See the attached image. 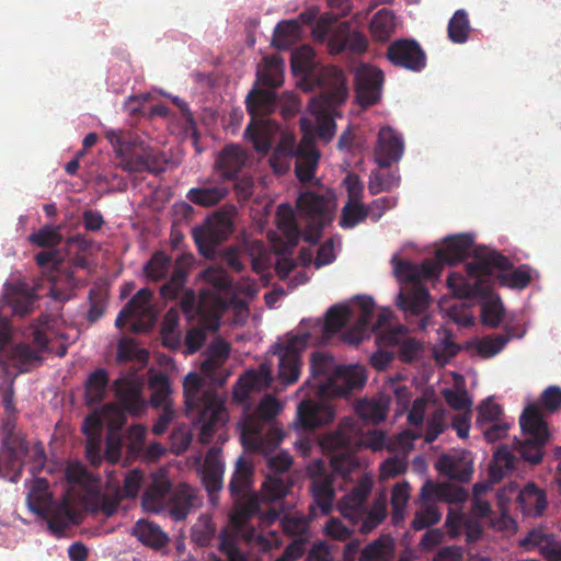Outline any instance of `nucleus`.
Listing matches in <instances>:
<instances>
[{
	"instance_id": "obj_23",
	"label": "nucleus",
	"mask_w": 561,
	"mask_h": 561,
	"mask_svg": "<svg viewBox=\"0 0 561 561\" xmlns=\"http://www.w3.org/2000/svg\"><path fill=\"white\" fill-rule=\"evenodd\" d=\"M172 489V483L165 472L158 471L153 473L150 483L147 485L141 496L144 510L152 513L164 512Z\"/></svg>"
},
{
	"instance_id": "obj_19",
	"label": "nucleus",
	"mask_w": 561,
	"mask_h": 561,
	"mask_svg": "<svg viewBox=\"0 0 561 561\" xmlns=\"http://www.w3.org/2000/svg\"><path fill=\"white\" fill-rule=\"evenodd\" d=\"M28 455V442L25 438L2 440L0 447V478L12 483L19 482L23 474L25 457Z\"/></svg>"
},
{
	"instance_id": "obj_9",
	"label": "nucleus",
	"mask_w": 561,
	"mask_h": 561,
	"mask_svg": "<svg viewBox=\"0 0 561 561\" xmlns=\"http://www.w3.org/2000/svg\"><path fill=\"white\" fill-rule=\"evenodd\" d=\"M105 137L121 158L119 165L123 170L134 173L161 171L159 151L129 130L108 129Z\"/></svg>"
},
{
	"instance_id": "obj_28",
	"label": "nucleus",
	"mask_w": 561,
	"mask_h": 561,
	"mask_svg": "<svg viewBox=\"0 0 561 561\" xmlns=\"http://www.w3.org/2000/svg\"><path fill=\"white\" fill-rule=\"evenodd\" d=\"M343 102L329 103L323 98V91H319V95L310 100L309 110L316 116L317 127L316 134L320 140L330 142L336 131V124L330 111Z\"/></svg>"
},
{
	"instance_id": "obj_42",
	"label": "nucleus",
	"mask_w": 561,
	"mask_h": 561,
	"mask_svg": "<svg viewBox=\"0 0 561 561\" xmlns=\"http://www.w3.org/2000/svg\"><path fill=\"white\" fill-rule=\"evenodd\" d=\"M133 535L145 546L161 549L169 542V536L161 527L149 520L139 519L133 527Z\"/></svg>"
},
{
	"instance_id": "obj_5",
	"label": "nucleus",
	"mask_w": 561,
	"mask_h": 561,
	"mask_svg": "<svg viewBox=\"0 0 561 561\" xmlns=\"http://www.w3.org/2000/svg\"><path fill=\"white\" fill-rule=\"evenodd\" d=\"M310 376L301 390L321 399L346 397L364 388L366 369L362 365H336L334 357L325 352H313L309 360Z\"/></svg>"
},
{
	"instance_id": "obj_34",
	"label": "nucleus",
	"mask_w": 561,
	"mask_h": 561,
	"mask_svg": "<svg viewBox=\"0 0 561 561\" xmlns=\"http://www.w3.org/2000/svg\"><path fill=\"white\" fill-rule=\"evenodd\" d=\"M229 194V188L224 183H214L209 180L197 187H192L186 198L194 205L201 207H213L222 202Z\"/></svg>"
},
{
	"instance_id": "obj_22",
	"label": "nucleus",
	"mask_w": 561,
	"mask_h": 561,
	"mask_svg": "<svg viewBox=\"0 0 561 561\" xmlns=\"http://www.w3.org/2000/svg\"><path fill=\"white\" fill-rule=\"evenodd\" d=\"M168 506L164 512L175 522L186 519L188 514L202 505L197 491L187 483H179L169 494Z\"/></svg>"
},
{
	"instance_id": "obj_44",
	"label": "nucleus",
	"mask_w": 561,
	"mask_h": 561,
	"mask_svg": "<svg viewBox=\"0 0 561 561\" xmlns=\"http://www.w3.org/2000/svg\"><path fill=\"white\" fill-rule=\"evenodd\" d=\"M276 225L283 233L289 247L294 248L298 244L301 231L297 224L293 207L289 204H280L276 210Z\"/></svg>"
},
{
	"instance_id": "obj_49",
	"label": "nucleus",
	"mask_w": 561,
	"mask_h": 561,
	"mask_svg": "<svg viewBox=\"0 0 561 561\" xmlns=\"http://www.w3.org/2000/svg\"><path fill=\"white\" fill-rule=\"evenodd\" d=\"M471 31L469 16L466 10L459 9L450 18L447 25V35L454 44H463Z\"/></svg>"
},
{
	"instance_id": "obj_35",
	"label": "nucleus",
	"mask_w": 561,
	"mask_h": 561,
	"mask_svg": "<svg viewBox=\"0 0 561 561\" xmlns=\"http://www.w3.org/2000/svg\"><path fill=\"white\" fill-rule=\"evenodd\" d=\"M224 469L225 466L220 459V450L218 448H211L205 457L202 471L203 484L211 500L222 488Z\"/></svg>"
},
{
	"instance_id": "obj_51",
	"label": "nucleus",
	"mask_w": 561,
	"mask_h": 561,
	"mask_svg": "<svg viewBox=\"0 0 561 561\" xmlns=\"http://www.w3.org/2000/svg\"><path fill=\"white\" fill-rule=\"evenodd\" d=\"M61 229L62 225H45L37 232L31 233L28 241L39 248H55L64 240Z\"/></svg>"
},
{
	"instance_id": "obj_56",
	"label": "nucleus",
	"mask_w": 561,
	"mask_h": 561,
	"mask_svg": "<svg viewBox=\"0 0 561 561\" xmlns=\"http://www.w3.org/2000/svg\"><path fill=\"white\" fill-rule=\"evenodd\" d=\"M511 340L507 334H492L483 336L477 345L478 353L485 358H490L499 354Z\"/></svg>"
},
{
	"instance_id": "obj_36",
	"label": "nucleus",
	"mask_w": 561,
	"mask_h": 561,
	"mask_svg": "<svg viewBox=\"0 0 561 561\" xmlns=\"http://www.w3.org/2000/svg\"><path fill=\"white\" fill-rule=\"evenodd\" d=\"M421 501H432L444 503H462L467 500L468 493L461 486H455L448 483L435 484L426 481L421 489Z\"/></svg>"
},
{
	"instance_id": "obj_21",
	"label": "nucleus",
	"mask_w": 561,
	"mask_h": 561,
	"mask_svg": "<svg viewBox=\"0 0 561 561\" xmlns=\"http://www.w3.org/2000/svg\"><path fill=\"white\" fill-rule=\"evenodd\" d=\"M355 96L362 107L375 104L381 96L383 73L370 66L359 67L355 72Z\"/></svg>"
},
{
	"instance_id": "obj_59",
	"label": "nucleus",
	"mask_w": 561,
	"mask_h": 561,
	"mask_svg": "<svg viewBox=\"0 0 561 561\" xmlns=\"http://www.w3.org/2000/svg\"><path fill=\"white\" fill-rule=\"evenodd\" d=\"M244 136L249 141L252 142L256 152L266 154L270 151L272 141L267 133L262 127L255 126L253 123H251L245 128Z\"/></svg>"
},
{
	"instance_id": "obj_41",
	"label": "nucleus",
	"mask_w": 561,
	"mask_h": 561,
	"mask_svg": "<svg viewBox=\"0 0 561 561\" xmlns=\"http://www.w3.org/2000/svg\"><path fill=\"white\" fill-rule=\"evenodd\" d=\"M277 105V95L274 89H253L245 99V107L252 117L267 116Z\"/></svg>"
},
{
	"instance_id": "obj_8",
	"label": "nucleus",
	"mask_w": 561,
	"mask_h": 561,
	"mask_svg": "<svg viewBox=\"0 0 561 561\" xmlns=\"http://www.w3.org/2000/svg\"><path fill=\"white\" fill-rule=\"evenodd\" d=\"M373 486V478L363 474L356 485L337 504L341 515L353 526L358 525L362 534L370 533L386 518V490L382 486L374 506L370 510L366 506Z\"/></svg>"
},
{
	"instance_id": "obj_3",
	"label": "nucleus",
	"mask_w": 561,
	"mask_h": 561,
	"mask_svg": "<svg viewBox=\"0 0 561 561\" xmlns=\"http://www.w3.org/2000/svg\"><path fill=\"white\" fill-rule=\"evenodd\" d=\"M375 302L368 296L356 297L351 305H335L328 309L323 321L317 320L316 328L322 333V341H329L348 322L354 324L342 334V341L357 346L371 333L376 335L377 352L371 355L370 364L379 371L386 370V309H382L373 323Z\"/></svg>"
},
{
	"instance_id": "obj_20",
	"label": "nucleus",
	"mask_w": 561,
	"mask_h": 561,
	"mask_svg": "<svg viewBox=\"0 0 561 561\" xmlns=\"http://www.w3.org/2000/svg\"><path fill=\"white\" fill-rule=\"evenodd\" d=\"M388 60L414 72L426 67V54L413 38H400L391 43L388 46Z\"/></svg>"
},
{
	"instance_id": "obj_30",
	"label": "nucleus",
	"mask_w": 561,
	"mask_h": 561,
	"mask_svg": "<svg viewBox=\"0 0 561 561\" xmlns=\"http://www.w3.org/2000/svg\"><path fill=\"white\" fill-rule=\"evenodd\" d=\"M247 158V153L240 146L227 145L216 157L215 170L224 181L236 180L245 165Z\"/></svg>"
},
{
	"instance_id": "obj_7",
	"label": "nucleus",
	"mask_w": 561,
	"mask_h": 561,
	"mask_svg": "<svg viewBox=\"0 0 561 561\" xmlns=\"http://www.w3.org/2000/svg\"><path fill=\"white\" fill-rule=\"evenodd\" d=\"M290 67L295 75H301L305 88L323 91L329 103L345 102L348 95L344 71L335 66L317 67L314 51L301 46L291 54Z\"/></svg>"
},
{
	"instance_id": "obj_57",
	"label": "nucleus",
	"mask_w": 561,
	"mask_h": 561,
	"mask_svg": "<svg viewBox=\"0 0 561 561\" xmlns=\"http://www.w3.org/2000/svg\"><path fill=\"white\" fill-rule=\"evenodd\" d=\"M300 31L299 23L295 20L280 21L274 28L273 44L277 47L287 45L298 37Z\"/></svg>"
},
{
	"instance_id": "obj_1",
	"label": "nucleus",
	"mask_w": 561,
	"mask_h": 561,
	"mask_svg": "<svg viewBox=\"0 0 561 561\" xmlns=\"http://www.w3.org/2000/svg\"><path fill=\"white\" fill-rule=\"evenodd\" d=\"M355 412L357 419L344 417L335 432L320 440L321 448L330 456L333 472L344 480H352L351 474L359 471L357 449L382 450L386 447V432L364 428V425L375 426L386 419V399H362L355 404Z\"/></svg>"
},
{
	"instance_id": "obj_25",
	"label": "nucleus",
	"mask_w": 561,
	"mask_h": 561,
	"mask_svg": "<svg viewBox=\"0 0 561 561\" xmlns=\"http://www.w3.org/2000/svg\"><path fill=\"white\" fill-rule=\"evenodd\" d=\"M310 492L312 503L309 505V517L317 518L319 515H329L333 508L335 489L331 476H317L311 480Z\"/></svg>"
},
{
	"instance_id": "obj_52",
	"label": "nucleus",
	"mask_w": 561,
	"mask_h": 561,
	"mask_svg": "<svg viewBox=\"0 0 561 561\" xmlns=\"http://www.w3.org/2000/svg\"><path fill=\"white\" fill-rule=\"evenodd\" d=\"M422 506L416 511L411 527L414 530H423L437 524L442 518L437 505L432 501H421Z\"/></svg>"
},
{
	"instance_id": "obj_6",
	"label": "nucleus",
	"mask_w": 561,
	"mask_h": 561,
	"mask_svg": "<svg viewBox=\"0 0 561 561\" xmlns=\"http://www.w3.org/2000/svg\"><path fill=\"white\" fill-rule=\"evenodd\" d=\"M186 415L199 430L198 439L209 444L215 433L221 430L228 421L226 398L211 387L196 373L186 375L183 381Z\"/></svg>"
},
{
	"instance_id": "obj_40",
	"label": "nucleus",
	"mask_w": 561,
	"mask_h": 561,
	"mask_svg": "<svg viewBox=\"0 0 561 561\" xmlns=\"http://www.w3.org/2000/svg\"><path fill=\"white\" fill-rule=\"evenodd\" d=\"M110 375L105 368H96L85 379L84 402L88 407L99 405L106 397Z\"/></svg>"
},
{
	"instance_id": "obj_17",
	"label": "nucleus",
	"mask_w": 561,
	"mask_h": 561,
	"mask_svg": "<svg viewBox=\"0 0 561 561\" xmlns=\"http://www.w3.org/2000/svg\"><path fill=\"white\" fill-rule=\"evenodd\" d=\"M293 465V458L287 453H279L268 460L271 474L266 477L261 488L262 500L275 502L283 499L293 485V481L284 474Z\"/></svg>"
},
{
	"instance_id": "obj_60",
	"label": "nucleus",
	"mask_w": 561,
	"mask_h": 561,
	"mask_svg": "<svg viewBox=\"0 0 561 561\" xmlns=\"http://www.w3.org/2000/svg\"><path fill=\"white\" fill-rule=\"evenodd\" d=\"M404 148L403 135L388 126V168L390 167V163L398 162L402 158Z\"/></svg>"
},
{
	"instance_id": "obj_32",
	"label": "nucleus",
	"mask_w": 561,
	"mask_h": 561,
	"mask_svg": "<svg viewBox=\"0 0 561 561\" xmlns=\"http://www.w3.org/2000/svg\"><path fill=\"white\" fill-rule=\"evenodd\" d=\"M152 299V293L148 288L139 289L126 304L128 308L135 311L138 320L133 321L130 325V330L134 333H142L148 332L154 322V314L150 307V301Z\"/></svg>"
},
{
	"instance_id": "obj_11",
	"label": "nucleus",
	"mask_w": 561,
	"mask_h": 561,
	"mask_svg": "<svg viewBox=\"0 0 561 561\" xmlns=\"http://www.w3.org/2000/svg\"><path fill=\"white\" fill-rule=\"evenodd\" d=\"M297 209L306 221L305 241L317 244L323 229L333 220L331 201L324 195L306 191L297 198Z\"/></svg>"
},
{
	"instance_id": "obj_58",
	"label": "nucleus",
	"mask_w": 561,
	"mask_h": 561,
	"mask_svg": "<svg viewBox=\"0 0 561 561\" xmlns=\"http://www.w3.org/2000/svg\"><path fill=\"white\" fill-rule=\"evenodd\" d=\"M339 225L344 229H352L367 217V209L360 204H345L341 209Z\"/></svg>"
},
{
	"instance_id": "obj_15",
	"label": "nucleus",
	"mask_w": 561,
	"mask_h": 561,
	"mask_svg": "<svg viewBox=\"0 0 561 561\" xmlns=\"http://www.w3.org/2000/svg\"><path fill=\"white\" fill-rule=\"evenodd\" d=\"M312 33L319 41L328 38V48L332 55H337L345 50L360 54L368 46L367 38L359 32H352L347 22H342L332 30L331 20L321 18Z\"/></svg>"
},
{
	"instance_id": "obj_10",
	"label": "nucleus",
	"mask_w": 561,
	"mask_h": 561,
	"mask_svg": "<svg viewBox=\"0 0 561 561\" xmlns=\"http://www.w3.org/2000/svg\"><path fill=\"white\" fill-rule=\"evenodd\" d=\"M253 466L243 457L236 462L234 472L229 482V491L234 500L231 523L237 531H247L250 520L260 511V497L252 490Z\"/></svg>"
},
{
	"instance_id": "obj_13",
	"label": "nucleus",
	"mask_w": 561,
	"mask_h": 561,
	"mask_svg": "<svg viewBox=\"0 0 561 561\" xmlns=\"http://www.w3.org/2000/svg\"><path fill=\"white\" fill-rule=\"evenodd\" d=\"M234 213L236 207L230 205L228 209L217 211L203 225L193 229L192 236L201 254L207 257L213 255L216 248L231 236Z\"/></svg>"
},
{
	"instance_id": "obj_27",
	"label": "nucleus",
	"mask_w": 561,
	"mask_h": 561,
	"mask_svg": "<svg viewBox=\"0 0 561 561\" xmlns=\"http://www.w3.org/2000/svg\"><path fill=\"white\" fill-rule=\"evenodd\" d=\"M194 261V255L191 253H183L175 259L170 278L159 290L163 300H175L185 290L188 271L193 266Z\"/></svg>"
},
{
	"instance_id": "obj_33",
	"label": "nucleus",
	"mask_w": 561,
	"mask_h": 561,
	"mask_svg": "<svg viewBox=\"0 0 561 561\" xmlns=\"http://www.w3.org/2000/svg\"><path fill=\"white\" fill-rule=\"evenodd\" d=\"M520 545L527 549L537 548L546 561H561V540L557 539L554 535L533 529L520 541Z\"/></svg>"
},
{
	"instance_id": "obj_31",
	"label": "nucleus",
	"mask_w": 561,
	"mask_h": 561,
	"mask_svg": "<svg viewBox=\"0 0 561 561\" xmlns=\"http://www.w3.org/2000/svg\"><path fill=\"white\" fill-rule=\"evenodd\" d=\"M273 376L271 368L262 364L257 371L249 370L242 375L233 387V400L237 402L245 401L252 390L271 387Z\"/></svg>"
},
{
	"instance_id": "obj_54",
	"label": "nucleus",
	"mask_w": 561,
	"mask_h": 561,
	"mask_svg": "<svg viewBox=\"0 0 561 561\" xmlns=\"http://www.w3.org/2000/svg\"><path fill=\"white\" fill-rule=\"evenodd\" d=\"M497 279L502 286L514 289H524L531 282V270L524 264L515 268L512 273H500Z\"/></svg>"
},
{
	"instance_id": "obj_16",
	"label": "nucleus",
	"mask_w": 561,
	"mask_h": 561,
	"mask_svg": "<svg viewBox=\"0 0 561 561\" xmlns=\"http://www.w3.org/2000/svg\"><path fill=\"white\" fill-rule=\"evenodd\" d=\"M310 334L295 336L285 344L275 343L273 355L278 357V378L285 385L295 383L301 373V350L307 344Z\"/></svg>"
},
{
	"instance_id": "obj_26",
	"label": "nucleus",
	"mask_w": 561,
	"mask_h": 561,
	"mask_svg": "<svg viewBox=\"0 0 561 561\" xmlns=\"http://www.w3.org/2000/svg\"><path fill=\"white\" fill-rule=\"evenodd\" d=\"M334 416L335 412L331 405L307 399L298 405L295 425L305 431H312L331 423Z\"/></svg>"
},
{
	"instance_id": "obj_47",
	"label": "nucleus",
	"mask_w": 561,
	"mask_h": 561,
	"mask_svg": "<svg viewBox=\"0 0 561 561\" xmlns=\"http://www.w3.org/2000/svg\"><path fill=\"white\" fill-rule=\"evenodd\" d=\"M171 267H173L172 257L164 251H156L142 270L148 280L157 283L168 276Z\"/></svg>"
},
{
	"instance_id": "obj_24",
	"label": "nucleus",
	"mask_w": 561,
	"mask_h": 561,
	"mask_svg": "<svg viewBox=\"0 0 561 561\" xmlns=\"http://www.w3.org/2000/svg\"><path fill=\"white\" fill-rule=\"evenodd\" d=\"M295 173L300 182H310L317 172L321 158L314 140L304 136L295 149Z\"/></svg>"
},
{
	"instance_id": "obj_64",
	"label": "nucleus",
	"mask_w": 561,
	"mask_h": 561,
	"mask_svg": "<svg viewBox=\"0 0 561 561\" xmlns=\"http://www.w3.org/2000/svg\"><path fill=\"white\" fill-rule=\"evenodd\" d=\"M443 396L447 404L454 410L470 411V407L472 404L471 399L469 398L467 391L462 390H454L450 388L444 389Z\"/></svg>"
},
{
	"instance_id": "obj_48",
	"label": "nucleus",
	"mask_w": 561,
	"mask_h": 561,
	"mask_svg": "<svg viewBox=\"0 0 561 561\" xmlns=\"http://www.w3.org/2000/svg\"><path fill=\"white\" fill-rule=\"evenodd\" d=\"M515 457L506 446L497 448L489 465V477L491 482H499L514 468Z\"/></svg>"
},
{
	"instance_id": "obj_61",
	"label": "nucleus",
	"mask_w": 561,
	"mask_h": 561,
	"mask_svg": "<svg viewBox=\"0 0 561 561\" xmlns=\"http://www.w3.org/2000/svg\"><path fill=\"white\" fill-rule=\"evenodd\" d=\"M445 428V412L443 410H436L426 420L425 442H435Z\"/></svg>"
},
{
	"instance_id": "obj_45",
	"label": "nucleus",
	"mask_w": 561,
	"mask_h": 561,
	"mask_svg": "<svg viewBox=\"0 0 561 561\" xmlns=\"http://www.w3.org/2000/svg\"><path fill=\"white\" fill-rule=\"evenodd\" d=\"M47 519L49 530L56 535L61 536L71 524H76V513L67 501L53 508H49Z\"/></svg>"
},
{
	"instance_id": "obj_53",
	"label": "nucleus",
	"mask_w": 561,
	"mask_h": 561,
	"mask_svg": "<svg viewBox=\"0 0 561 561\" xmlns=\"http://www.w3.org/2000/svg\"><path fill=\"white\" fill-rule=\"evenodd\" d=\"M201 278L210 285L213 293H216L218 296L220 291H230L232 279L229 273L222 267L210 266L201 272Z\"/></svg>"
},
{
	"instance_id": "obj_14",
	"label": "nucleus",
	"mask_w": 561,
	"mask_h": 561,
	"mask_svg": "<svg viewBox=\"0 0 561 561\" xmlns=\"http://www.w3.org/2000/svg\"><path fill=\"white\" fill-rule=\"evenodd\" d=\"M519 424L522 431L529 437L519 443L518 453L524 460L537 465L542 460V447L549 439L548 425L535 404L525 408Z\"/></svg>"
},
{
	"instance_id": "obj_55",
	"label": "nucleus",
	"mask_w": 561,
	"mask_h": 561,
	"mask_svg": "<svg viewBox=\"0 0 561 561\" xmlns=\"http://www.w3.org/2000/svg\"><path fill=\"white\" fill-rule=\"evenodd\" d=\"M410 497V486L408 483H397L392 488V523L399 525L404 518L405 505Z\"/></svg>"
},
{
	"instance_id": "obj_62",
	"label": "nucleus",
	"mask_w": 561,
	"mask_h": 561,
	"mask_svg": "<svg viewBox=\"0 0 561 561\" xmlns=\"http://www.w3.org/2000/svg\"><path fill=\"white\" fill-rule=\"evenodd\" d=\"M224 365V362L220 360V358H216V356H208L201 365V369L204 373L205 376H207L211 382L216 386L222 387L227 378L229 377V374L225 375H217V371L221 368Z\"/></svg>"
},
{
	"instance_id": "obj_46",
	"label": "nucleus",
	"mask_w": 561,
	"mask_h": 561,
	"mask_svg": "<svg viewBox=\"0 0 561 561\" xmlns=\"http://www.w3.org/2000/svg\"><path fill=\"white\" fill-rule=\"evenodd\" d=\"M257 83L267 88L276 89L284 82V62L280 58L271 57L264 60L256 72Z\"/></svg>"
},
{
	"instance_id": "obj_12",
	"label": "nucleus",
	"mask_w": 561,
	"mask_h": 561,
	"mask_svg": "<svg viewBox=\"0 0 561 561\" xmlns=\"http://www.w3.org/2000/svg\"><path fill=\"white\" fill-rule=\"evenodd\" d=\"M180 307L188 317L198 316L199 322L207 330H217L228 304L216 293L204 288L199 291L198 300L193 289H185L180 297Z\"/></svg>"
},
{
	"instance_id": "obj_37",
	"label": "nucleus",
	"mask_w": 561,
	"mask_h": 561,
	"mask_svg": "<svg viewBox=\"0 0 561 561\" xmlns=\"http://www.w3.org/2000/svg\"><path fill=\"white\" fill-rule=\"evenodd\" d=\"M435 468L440 474L460 482L469 481L473 473L472 461L459 455H442L437 459Z\"/></svg>"
},
{
	"instance_id": "obj_29",
	"label": "nucleus",
	"mask_w": 561,
	"mask_h": 561,
	"mask_svg": "<svg viewBox=\"0 0 561 561\" xmlns=\"http://www.w3.org/2000/svg\"><path fill=\"white\" fill-rule=\"evenodd\" d=\"M390 312L388 311V321ZM407 329L399 325L393 329L388 322V348L396 347L397 357L403 363H412L421 356L423 351L422 343L415 337L405 335Z\"/></svg>"
},
{
	"instance_id": "obj_38",
	"label": "nucleus",
	"mask_w": 561,
	"mask_h": 561,
	"mask_svg": "<svg viewBox=\"0 0 561 561\" xmlns=\"http://www.w3.org/2000/svg\"><path fill=\"white\" fill-rule=\"evenodd\" d=\"M517 503L523 515L538 517L542 515L547 507V495L543 490L529 482L519 490Z\"/></svg>"
},
{
	"instance_id": "obj_50",
	"label": "nucleus",
	"mask_w": 561,
	"mask_h": 561,
	"mask_svg": "<svg viewBox=\"0 0 561 561\" xmlns=\"http://www.w3.org/2000/svg\"><path fill=\"white\" fill-rule=\"evenodd\" d=\"M149 388L152 390L151 405L153 408L169 407L168 400L171 393L169 377L163 373H157L149 379Z\"/></svg>"
},
{
	"instance_id": "obj_39",
	"label": "nucleus",
	"mask_w": 561,
	"mask_h": 561,
	"mask_svg": "<svg viewBox=\"0 0 561 561\" xmlns=\"http://www.w3.org/2000/svg\"><path fill=\"white\" fill-rule=\"evenodd\" d=\"M27 507L31 512L41 517H47L53 505V495L49 491V483L45 478H36L32 481L26 497Z\"/></svg>"
},
{
	"instance_id": "obj_43",
	"label": "nucleus",
	"mask_w": 561,
	"mask_h": 561,
	"mask_svg": "<svg viewBox=\"0 0 561 561\" xmlns=\"http://www.w3.org/2000/svg\"><path fill=\"white\" fill-rule=\"evenodd\" d=\"M2 305L9 306L14 314L24 316L33 306V297L23 285L7 283L2 294Z\"/></svg>"
},
{
	"instance_id": "obj_18",
	"label": "nucleus",
	"mask_w": 561,
	"mask_h": 561,
	"mask_svg": "<svg viewBox=\"0 0 561 561\" xmlns=\"http://www.w3.org/2000/svg\"><path fill=\"white\" fill-rule=\"evenodd\" d=\"M144 382L135 373H127L113 382L115 397L119 404L121 414L128 413L138 416L144 411L146 404L142 399Z\"/></svg>"
},
{
	"instance_id": "obj_2",
	"label": "nucleus",
	"mask_w": 561,
	"mask_h": 561,
	"mask_svg": "<svg viewBox=\"0 0 561 561\" xmlns=\"http://www.w3.org/2000/svg\"><path fill=\"white\" fill-rule=\"evenodd\" d=\"M471 245L470 236L459 234L447 238L445 247L436 251L435 257L426 259L422 263L398 261L397 256H393V272L401 284L397 298L398 307L410 316L424 313L430 306V293L421 283L437 279L445 264L454 265L465 260Z\"/></svg>"
},
{
	"instance_id": "obj_63",
	"label": "nucleus",
	"mask_w": 561,
	"mask_h": 561,
	"mask_svg": "<svg viewBox=\"0 0 561 561\" xmlns=\"http://www.w3.org/2000/svg\"><path fill=\"white\" fill-rule=\"evenodd\" d=\"M501 414V405L488 398L478 407L477 424L483 426V423L496 422Z\"/></svg>"
},
{
	"instance_id": "obj_4",
	"label": "nucleus",
	"mask_w": 561,
	"mask_h": 561,
	"mask_svg": "<svg viewBox=\"0 0 561 561\" xmlns=\"http://www.w3.org/2000/svg\"><path fill=\"white\" fill-rule=\"evenodd\" d=\"M511 268L512 263L507 256L497 251H488L478 254L474 261L466 264L469 278L451 272L446 285L458 298L489 299L482 306V323L489 328H496L503 319V306L500 301L490 299L494 286L491 276L495 270L505 272Z\"/></svg>"
}]
</instances>
